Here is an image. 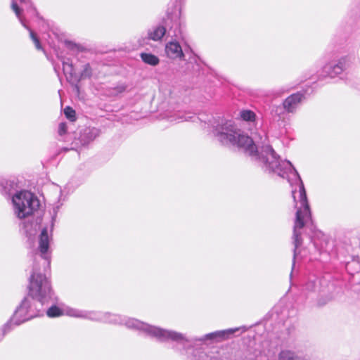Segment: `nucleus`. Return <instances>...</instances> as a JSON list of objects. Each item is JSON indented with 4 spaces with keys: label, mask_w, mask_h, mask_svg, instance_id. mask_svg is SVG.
Wrapping results in <instances>:
<instances>
[{
    "label": "nucleus",
    "mask_w": 360,
    "mask_h": 360,
    "mask_svg": "<svg viewBox=\"0 0 360 360\" xmlns=\"http://www.w3.org/2000/svg\"><path fill=\"white\" fill-rule=\"evenodd\" d=\"M11 8L15 12L16 16L20 21L22 26L25 27L27 30H29L30 37L34 43V45H40L39 40L37 34L25 24V20L21 15L22 9L18 6L17 3L14 0L12 1Z\"/></svg>",
    "instance_id": "12"
},
{
    "label": "nucleus",
    "mask_w": 360,
    "mask_h": 360,
    "mask_svg": "<svg viewBox=\"0 0 360 360\" xmlns=\"http://www.w3.org/2000/svg\"><path fill=\"white\" fill-rule=\"evenodd\" d=\"M174 8L167 11V18L163 19L162 24L149 30L146 39L148 40L159 41L164 36L170 39L165 45H188L182 36L181 13V0H174Z\"/></svg>",
    "instance_id": "4"
},
{
    "label": "nucleus",
    "mask_w": 360,
    "mask_h": 360,
    "mask_svg": "<svg viewBox=\"0 0 360 360\" xmlns=\"http://www.w3.org/2000/svg\"><path fill=\"white\" fill-rule=\"evenodd\" d=\"M65 45H74V46H76L77 44H75V43H73L72 41H65Z\"/></svg>",
    "instance_id": "28"
},
{
    "label": "nucleus",
    "mask_w": 360,
    "mask_h": 360,
    "mask_svg": "<svg viewBox=\"0 0 360 360\" xmlns=\"http://www.w3.org/2000/svg\"><path fill=\"white\" fill-rule=\"evenodd\" d=\"M285 112H286V110L284 108V105H272L271 109V114L273 116H277L279 118H282L284 117Z\"/></svg>",
    "instance_id": "18"
},
{
    "label": "nucleus",
    "mask_w": 360,
    "mask_h": 360,
    "mask_svg": "<svg viewBox=\"0 0 360 360\" xmlns=\"http://www.w3.org/2000/svg\"><path fill=\"white\" fill-rule=\"evenodd\" d=\"M182 46H165V53L170 58H181L184 60V53H183Z\"/></svg>",
    "instance_id": "13"
},
{
    "label": "nucleus",
    "mask_w": 360,
    "mask_h": 360,
    "mask_svg": "<svg viewBox=\"0 0 360 360\" xmlns=\"http://www.w3.org/2000/svg\"><path fill=\"white\" fill-rule=\"evenodd\" d=\"M100 130L95 127L85 128L79 134V141L80 144L84 146H87L100 135Z\"/></svg>",
    "instance_id": "11"
},
{
    "label": "nucleus",
    "mask_w": 360,
    "mask_h": 360,
    "mask_svg": "<svg viewBox=\"0 0 360 360\" xmlns=\"http://www.w3.org/2000/svg\"><path fill=\"white\" fill-rule=\"evenodd\" d=\"M1 185L3 187L2 193L4 195H12L13 191L15 189V183L13 181H4Z\"/></svg>",
    "instance_id": "16"
},
{
    "label": "nucleus",
    "mask_w": 360,
    "mask_h": 360,
    "mask_svg": "<svg viewBox=\"0 0 360 360\" xmlns=\"http://www.w3.org/2000/svg\"><path fill=\"white\" fill-rule=\"evenodd\" d=\"M29 224H24V229H25V233L27 235V237H29V238H30V237L32 236H34L37 233V228L38 226L37 224H34V227L32 229H29Z\"/></svg>",
    "instance_id": "23"
},
{
    "label": "nucleus",
    "mask_w": 360,
    "mask_h": 360,
    "mask_svg": "<svg viewBox=\"0 0 360 360\" xmlns=\"http://www.w3.org/2000/svg\"><path fill=\"white\" fill-rule=\"evenodd\" d=\"M214 134L223 145L237 146L248 155L260 161L266 171L288 179L292 186H295V188L292 190L295 202L296 201L295 193L298 188L300 207L296 212L293 226V267L297 254V250L302 243L301 231L309 222L312 223L306 191L298 172L290 161L280 160V157L269 144L267 135L264 131L256 134L254 138H251L239 129L233 121L222 120L221 124L215 127Z\"/></svg>",
    "instance_id": "1"
},
{
    "label": "nucleus",
    "mask_w": 360,
    "mask_h": 360,
    "mask_svg": "<svg viewBox=\"0 0 360 360\" xmlns=\"http://www.w3.org/2000/svg\"><path fill=\"white\" fill-rule=\"evenodd\" d=\"M67 131V125L64 122H61L58 126V134L60 136L64 135Z\"/></svg>",
    "instance_id": "25"
},
{
    "label": "nucleus",
    "mask_w": 360,
    "mask_h": 360,
    "mask_svg": "<svg viewBox=\"0 0 360 360\" xmlns=\"http://www.w3.org/2000/svg\"><path fill=\"white\" fill-rule=\"evenodd\" d=\"M304 98V96L301 92L293 94L286 98L283 102L286 112L294 113Z\"/></svg>",
    "instance_id": "9"
},
{
    "label": "nucleus",
    "mask_w": 360,
    "mask_h": 360,
    "mask_svg": "<svg viewBox=\"0 0 360 360\" xmlns=\"http://www.w3.org/2000/svg\"><path fill=\"white\" fill-rule=\"evenodd\" d=\"M50 236L44 228L39 236V246L35 254L32 271L29 279L28 295L21 302L13 316L4 324L5 335L22 323L39 315L44 304L52 297V288L47 276L51 263Z\"/></svg>",
    "instance_id": "2"
},
{
    "label": "nucleus",
    "mask_w": 360,
    "mask_h": 360,
    "mask_svg": "<svg viewBox=\"0 0 360 360\" xmlns=\"http://www.w3.org/2000/svg\"><path fill=\"white\" fill-rule=\"evenodd\" d=\"M67 314L70 316L82 318L89 319L91 321H101L104 323L114 324H124L129 328L139 330L141 332L144 333L146 335H148L147 334V332L143 328H139L138 327L133 326L134 324L132 323V322H131V321H137L139 322H141L138 319L122 317L120 315L110 314L108 312H101L96 311H82L75 309H68Z\"/></svg>",
    "instance_id": "6"
},
{
    "label": "nucleus",
    "mask_w": 360,
    "mask_h": 360,
    "mask_svg": "<svg viewBox=\"0 0 360 360\" xmlns=\"http://www.w3.org/2000/svg\"><path fill=\"white\" fill-rule=\"evenodd\" d=\"M37 49L39 51H43L45 54H46V51L45 50L44 46H37Z\"/></svg>",
    "instance_id": "27"
},
{
    "label": "nucleus",
    "mask_w": 360,
    "mask_h": 360,
    "mask_svg": "<svg viewBox=\"0 0 360 360\" xmlns=\"http://www.w3.org/2000/svg\"><path fill=\"white\" fill-rule=\"evenodd\" d=\"M46 314L49 317H57L61 316L63 311L59 307L52 306L46 311Z\"/></svg>",
    "instance_id": "21"
},
{
    "label": "nucleus",
    "mask_w": 360,
    "mask_h": 360,
    "mask_svg": "<svg viewBox=\"0 0 360 360\" xmlns=\"http://www.w3.org/2000/svg\"><path fill=\"white\" fill-rule=\"evenodd\" d=\"M64 114L65 117L70 121L75 120V111L72 108L67 106L64 109Z\"/></svg>",
    "instance_id": "22"
},
{
    "label": "nucleus",
    "mask_w": 360,
    "mask_h": 360,
    "mask_svg": "<svg viewBox=\"0 0 360 360\" xmlns=\"http://www.w3.org/2000/svg\"><path fill=\"white\" fill-rule=\"evenodd\" d=\"M14 213L19 219H25L32 215L39 207L38 198L31 192L22 191L12 197Z\"/></svg>",
    "instance_id": "7"
},
{
    "label": "nucleus",
    "mask_w": 360,
    "mask_h": 360,
    "mask_svg": "<svg viewBox=\"0 0 360 360\" xmlns=\"http://www.w3.org/2000/svg\"><path fill=\"white\" fill-rule=\"evenodd\" d=\"M133 326L139 328H143L147 332L148 336L156 338L160 342L172 341L177 344L182 345L184 349H187L188 345H190L196 342H205L206 340H214L216 342H221L227 340L232 337L233 334L239 331L242 328H229L222 330H217L213 333L206 334L205 335L197 338L188 339L182 333H177L174 330H165L154 326L149 325L144 322H139L137 321H131ZM243 330L245 328L243 327Z\"/></svg>",
    "instance_id": "3"
},
{
    "label": "nucleus",
    "mask_w": 360,
    "mask_h": 360,
    "mask_svg": "<svg viewBox=\"0 0 360 360\" xmlns=\"http://www.w3.org/2000/svg\"><path fill=\"white\" fill-rule=\"evenodd\" d=\"M322 280L316 275H311L303 285L302 291L306 295L319 292L321 290Z\"/></svg>",
    "instance_id": "10"
},
{
    "label": "nucleus",
    "mask_w": 360,
    "mask_h": 360,
    "mask_svg": "<svg viewBox=\"0 0 360 360\" xmlns=\"http://www.w3.org/2000/svg\"><path fill=\"white\" fill-rule=\"evenodd\" d=\"M191 116H186L184 115H179L177 119H175V120H178L179 122H183V121H188L189 119H191Z\"/></svg>",
    "instance_id": "26"
},
{
    "label": "nucleus",
    "mask_w": 360,
    "mask_h": 360,
    "mask_svg": "<svg viewBox=\"0 0 360 360\" xmlns=\"http://www.w3.org/2000/svg\"><path fill=\"white\" fill-rule=\"evenodd\" d=\"M141 60L148 65H152V66H156L159 64L160 60L158 57L152 54V53H141L140 54Z\"/></svg>",
    "instance_id": "15"
},
{
    "label": "nucleus",
    "mask_w": 360,
    "mask_h": 360,
    "mask_svg": "<svg viewBox=\"0 0 360 360\" xmlns=\"http://www.w3.org/2000/svg\"><path fill=\"white\" fill-rule=\"evenodd\" d=\"M351 58L345 56L338 60H333L326 64L316 77H309L306 79H310L313 82L322 80L326 77L334 78L345 71L351 64Z\"/></svg>",
    "instance_id": "8"
},
{
    "label": "nucleus",
    "mask_w": 360,
    "mask_h": 360,
    "mask_svg": "<svg viewBox=\"0 0 360 360\" xmlns=\"http://www.w3.org/2000/svg\"><path fill=\"white\" fill-rule=\"evenodd\" d=\"M195 354L193 357L191 358V360H217V359L214 358H209V356L201 349H195L194 350Z\"/></svg>",
    "instance_id": "20"
},
{
    "label": "nucleus",
    "mask_w": 360,
    "mask_h": 360,
    "mask_svg": "<svg viewBox=\"0 0 360 360\" xmlns=\"http://www.w3.org/2000/svg\"><path fill=\"white\" fill-rule=\"evenodd\" d=\"M240 116L243 120L250 122H254L256 117L255 113L250 110L240 111Z\"/></svg>",
    "instance_id": "17"
},
{
    "label": "nucleus",
    "mask_w": 360,
    "mask_h": 360,
    "mask_svg": "<svg viewBox=\"0 0 360 360\" xmlns=\"http://www.w3.org/2000/svg\"><path fill=\"white\" fill-rule=\"evenodd\" d=\"M278 360H304V359L292 350L283 349L279 352Z\"/></svg>",
    "instance_id": "14"
},
{
    "label": "nucleus",
    "mask_w": 360,
    "mask_h": 360,
    "mask_svg": "<svg viewBox=\"0 0 360 360\" xmlns=\"http://www.w3.org/2000/svg\"><path fill=\"white\" fill-rule=\"evenodd\" d=\"M21 4H25L27 5V12L30 14L31 16L39 17V13L37 12L36 8L34 6L30 0H19Z\"/></svg>",
    "instance_id": "19"
},
{
    "label": "nucleus",
    "mask_w": 360,
    "mask_h": 360,
    "mask_svg": "<svg viewBox=\"0 0 360 360\" xmlns=\"http://www.w3.org/2000/svg\"><path fill=\"white\" fill-rule=\"evenodd\" d=\"M199 58L196 56H193L189 63H193L194 62L195 63V65L193 66V69L194 71H199L200 68V64L198 63Z\"/></svg>",
    "instance_id": "24"
},
{
    "label": "nucleus",
    "mask_w": 360,
    "mask_h": 360,
    "mask_svg": "<svg viewBox=\"0 0 360 360\" xmlns=\"http://www.w3.org/2000/svg\"><path fill=\"white\" fill-rule=\"evenodd\" d=\"M51 48L57 58L62 62L63 72L65 75L67 79L72 84L75 82L74 84V89L77 93L79 94V88L77 82L82 79L90 77L92 74L91 69L89 64L84 65L79 77H77L75 72L72 62L70 56L79 51V48H83V46H51ZM81 51H82L83 49H82Z\"/></svg>",
    "instance_id": "5"
}]
</instances>
